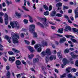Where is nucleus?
Wrapping results in <instances>:
<instances>
[{
	"instance_id": "26",
	"label": "nucleus",
	"mask_w": 78,
	"mask_h": 78,
	"mask_svg": "<svg viewBox=\"0 0 78 78\" xmlns=\"http://www.w3.org/2000/svg\"><path fill=\"white\" fill-rule=\"evenodd\" d=\"M6 76H7V78H9V77H10V76H11V73H10V72L8 71L7 73L6 74Z\"/></svg>"
},
{
	"instance_id": "20",
	"label": "nucleus",
	"mask_w": 78,
	"mask_h": 78,
	"mask_svg": "<svg viewBox=\"0 0 78 78\" xmlns=\"http://www.w3.org/2000/svg\"><path fill=\"white\" fill-rule=\"evenodd\" d=\"M28 16L29 17V20L31 23L33 22V17L31 16H30L28 15Z\"/></svg>"
},
{
	"instance_id": "9",
	"label": "nucleus",
	"mask_w": 78,
	"mask_h": 78,
	"mask_svg": "<svg viewBox=\"0 0 78 78\" xmlns=\"http://www.w3.org/2000/svg\"><path fill=\"white\" fill-rule=\"evenodd\" d=\"M27 48L30 50L31 53H33L34 51L35 50L33 49V47L31 46H27Z\"/></svg>"
},
{
	"instance_id": "52",
	"label": "nucleus",
	"mask_w": 78,
	"mask_h": 78,
	"mask_svg": "<svg viewBox=\"0 0 78 78\" xmlns=\"http://www.w3.org/2000/svg\"><path fill=\"white\" fill-rule=\"evenodd\" d=\"M52 8H53V7L51 5H50L49 7V11H51V10L52 9Z\"/></svg>"
},
{
	"instance_id": "27",
	"label": "nucleus",
	"mask_w": 78,
	"mask_h": 78,
	"mask_svg": "<svg viewBox=\"0 0 78 78\" xmlns=\"http://www.w3.org/2000/svg\"><path fill=\"white\" fill-rule=\"evenodd\" d=\"M66 37H67V38H69V37H72V38H74V36L70 35H65Z\"/></svg>"
},
{
	"instance_id": "38",
	"label": "nucleus",
	"mask_w": 78,
	"mask_h": 78,
	"mask_svg": "<svg viewBox=\"0 0 78 78\" xmlns=\"http://www.w3.org/2000/svg\"><path fill=\"white\" fill-rule=\"evenodd\" d=\"M66 76V73H64L63 75L60 76V78H65Z\"/></svg>"
},
{
	"instance_id": "1",
	"label": "nucleus",
	"mask_w": 78,
	"mask_h": 78,
	"mask_svg": "<svg viewBox=\"0 0 78 78\" xmlns=\"http://www.w3.org/2000/svg\"><path fill=\"white\" fill-rule=\"evenodd\" d=\"M11 37L13 39V42L14 44H17L19 43V40L17 39H19L20 37L19 35L17 33H15L14 34L12 32L11 34Z\"/></svg>"
},
{
	"instance_id": "28",
	"label": "nucleus",
	"mask_w": 78,
	"mask_h": 78,
	"mask_svg": "<svg viewBox=\"0 0 78 78\" xmlns=\"http://www.w3.org/2000/svg\"><path fill=\"white\" fill-rule=\"evenodd\" d=\"M62 6V4L61 2H58L57 3L56 5V7H60Z\"/></svg>"
},
{
	"instance_id": "8",
	"label": "nucleus",
	"mask_w": 78,
	"mask_h": 78,
	"mask_svg": "<svg viewBox=\"0 0 78 78\" xmlns=\"http://www.w3.org/2000/svg\"><path fill=\"white\" fill-rule=\"evenodd\" d=\"M62 62L65 66L67 64H69V62L67 61V59L66 58H64L63 59Z\"/></svg>"
},
{
	"instance_id": "64",
	"label": "nucleus",
	"mask_w": 78,
	"mask_h": 78,
	"mask_svg": "<svg viewBox=\"0 0 78 78\" xmlns=\"http://www.w3.org/2000/svg\"><path fill=\"white\" fill-rule=\"evenodd\" d=\"M4 15V13L2 12H0V15H1V16H2Z\"/></svg>"
},
{
	"instance_id": "2",
	"label": "nucleus",
	"mask_w": 78,
	"mask_h": 78,
	"mask_svg": "<svg viewBox=\"0 0 78 78\" xmlns=\"http://www.w3.org/2000/svg\"><path fill=\"white\" fill-rule=\"evenodd\" d=\"M10 24L12 28H16L17 29H19L20 28V24L17 21H13L11 22Z\"/></svg>"
},
{
	"instance_id": "13",
	"label": "nucleus",
	"mask_w": 78,
	"mask_h": 78,
	"mask_svg": "<svg viewBox=\"0 0 78 78\" xmlns=\"http://www.w3.org/2000/svg\"><path fill=\"white\" fill-rule=\"evenodd\" d=\"M24 35H26V36H28V33L26 32L24 33H22L21 34L20 36L21 37L23 38L24 37Z\"/></svg>"
},
{
	"instance_id": "48",
	"label": "nucleus",
	"mask_w": 78,
	"mask_h": 78,
	"mask_svg": "<svg viewBox=\"0 0 78 78\" xmlns=\"http://www.w3.org/2000/svg\"><path fill=\"white\" fill-rule=\"evenodd\" d=\"M21 62L23 64H24V65H27V63H26L23 60H22L21 61Z\"/></svg>"
},
{
	"instance_id": "55",
	"label": "nucleus",
	"mask_w": 78,
	"mask_h": 78,
	"mask_svg": "<svg viewBox=\"0 0 78 78\" xmlns=\"http://www.w3.org/2000/svg\"><path fill=\"white\" fill-rule=\"evenodd\" d=\"M18 10H19V11H20V12H23V11L21 9H20V8H18Z\"/></svg>"
},
{
	"instance_id": "25",
	"label": "nucleus",
	"mask_w": 78,
	"mask_h": 78,
	"mask_svg": "<svg viewBox=\"0 0 78 78\" xmlns=\"http://www.w3.org/2000/svg\"><path fill=\"white\" fill-rule=\"evenodd\" d=\"M15 14L17 17H18L19 18H20V16H21V15L20 13L18 12H15Z\"/></svg>"
},
{
	"instance_id": "40",
	"label": "nucleus",
	"mask_w": 78,
	"mask_h": 78,
	"mask_svg": "<svg viewBox=\"0 0 78 78\" xmlns=\"http://www.w3.org/2000/svg\"><path fill=\"white\" fill-rule=\"evenodd\" d=\"M23 21L25 24H27L28 22V21L26 19L24 20Z\"/></svg>"
},
{
	"instance_id": "12",
	"label": "nucleus",
	"mask_w": 78,
	"mask_h": 78,
	"mask_svg": "<svg viewBox=\"0 0 78 78\" xmlns=\"http://www.w3.org/2000/svg\"><path fill=\"white\" fill-rule=\"evenodd\" d=\"M57 55L60 60H62V54L61 52H58L57 53Z\"/></svg>"
},
{
	"instance_id": "58",
	"label": "nucleus",
	"mask_w": 78,
	"mask_h": 78,
	"mask_svg": "<svg viewBox=\"0 0 78 78\" xmlns=\"http://www.w3.org/2000/svg\"><path fill=\"white\" fill-rule=\"evenodd\" d=\"M28 56L29 59H32V57H31V55H30L28 54Z\"/></svg>"
},
{
	"instance_id": "11",
	"label": "nucleus",
	"mask_w": 78,
	"mask_h": 78,
	"mask_svg": "<svg viewBox=\"0 0 78 78\" xmlns=\"http://www.w3.org/2000/svg\"><path fill=\"white\" fill-rule=\"evenodd\" d=\"M66 41V38L63 37L60 39L59 41V42L60 43V44H62L63 43H64V42Z\"/></svg>"
},
{
	"instance_id": "60",
	"label": "nucleus",
	"mask_w": 78,
	"mask_h": 78,
	"mask_svg": "<svg viewBox=\"0 0 78 78\" xmlns=\"http://www.w3.org/2000/svg\"><path fill=\"white\" fill-rule=\"evenodd\" d=\"M2 5L3 6V7H5L6 6V4L5 2H3L2 3Z\"/></svg>"
},
{
	"instance_id": "47",
	"label": "nucleus",
	"mask_w": 78,
	"mask_h": 78,
	"mask_svg": "<svg viewBox=\"0 0 78 78\" xmlns=\"http://www.w3.org/2000/svg\"><path fill=\"white\" fill-rule=\"evenodd\" d=\"M64 18H65V19H66L67 20H68L69 19V16L66 15H64Z\"/></svg>"
},
{
	"instance_id": "57",
	"label": "nucleus",
	"mask_w": 78,
	"mask_h": 78,
	"mask_svg": "<svg viewBox=\"0 0 78 78\" xmlns=\"http://www.w3.org/2000/svg\"><path fill=\"white\" fill-rule=\"evenodd\" d=\"M35 42H35V41H34V40H33L32 42V45H34V44H35Z\"/></svg>"
},
{
	"instance_id": "50",
	"label": "nucleus",
	"mask_w": 78,
	"mask_h": 78,
	"mask_svg": "<svg viewBox=\"0 0 78 78\" xmlns=\"http://www.w3.org/2000/svg\"><path fill=\"white\" fill-rule=\"evenodd\" d=\"M75 65L76 67H78V60H77L76 61Z\"/></svg>"
},
{
	"instance_id": "36",
	"label": "nucleus",
	"mask_w": 78,
	"mask_h": 78,
	"mask_svg": "<svg viewBox=\"0 0 78 78\" xmlns=\"http://www.w3.org/2000/svg\"><path fill=\"white\" fill-rule=\"evenodd\" d=\"M55 36L57 37H63V36H62V35H59L57 34H55Z\"/></svg>"
},
{
	"instance_id": "15",
	"label": "nucleus",
	"mask_w": 78,
	"mask_h": 78,
	"mask_svg": "<svg viewBox=\"0 0 78 78\" xmlns=\"http://www.w3.org/2000/svg\"><path fill=\"white\" fill-rule=\"evenodd\" d=\"M56 13V11L55 10L52 11L51 13V17H54L55 16V14Z\"/></svg>"
},
{
	"instance_id": "7",
	"label": "nucleus",
	"mask_w": 78,
	"mask_h": 78,
	"mask_svg": "<svg viewBox=\"0 0 78 78\" xmlns=\"http://www.w3.org/2000/svg\"><path fill=\"white\" fill-rule=\"evenodd\" d=\"M8 16L7 14L5 13V25H8Z\"/></svg>"
},
{
	"instance_id": "39",
	"label": "nucleus",
	"mask_w": 78,
	"mask_h": 78,
	"mask_svg": "<svg viewBox=\"0 0 78 78\" xmlns=\"http://www.w3.org/2000/svg\"><path fill=\"white\" fill-rule=\"evenodd\" d=\"M33 33L34 34V37H37V33L36 32H33L32 33Z\"/></svg>"
},
{
	"instance_id": "45",
	"label": "nucleus",
	"mask_w": 78,
	"mask_h": 78,
	"mask_svg": "<svg viewBox=\"0 0 78 78\" xmlns=\"http://www.w3.org/2000/svg\"><path fill=\"white\" fill-rule=\"evenodd\" d=\"M70 39L71 41L74 43L77 42V41L73 38H71Z\"/></svg>"
},
{
	"instance_id": "10",
	"label": "nucleus",
	"mask_w": 78,
	"mask_h": 78,
	"mask_svg": "<svg viewBox=\"0 0 78 78\" xmlns=\"http://www.w3.org/2000/svg\"><path fill=\"white\" fill-rule=\"evenodd\" d=\"M75 18L76 19V18H77V17H78V7H77L76 9L75 10Z\"/></svg>"
},
{
	"instance_id": "29",
	"label": "nucleus",
	"mask_w": 78,
	"mask_h": 78,
	"mask_svg": "<svg viewBox=\"0 0 78 78\" xmlns=\"http://www.w3.org/2000/svg\"><path fill=\"white\" fill-rule=\"evenodd\" d=\"M73 32H74V33H76V32H77V33H78V29L73 28Z\"/></svg>"
},
{
	"instance_id": "43",
	"label": "nucleus",
	"mask_w": 78,
	"mask_h": 78,
	"mask_svg": "<svg viewBox=\"0 0 78 78\" xmlns=\"http://www.w3.org/2000/svg\"><path fill=\"white\" fill-rule=\"evenodd\" d=\"M8 53L10 55H14V53L12 51H9Z\"/></svg>"
},
{
	"instance_id": "51",
	"label": "nucleus",
	"mask_w": 78,
	"mask_h": 78,
	"mask_svg": "<svg viewBox=\"0 0 78 78\" xmlns=\"http://www.w3.org/2000/svg\"><path fill=\"white\" fill-rule=\"evenodd\" d=\"M67 72L68 73L70 72V68H68L66 69Z\"/></svg>"
},
{
	"instance_id": "14",
	"label": "nucleus",
	"mask_w": 78,
	"mask_h": 78,
	"mask_svg": "<svg viewBox=\"0 0 78 78\" xmlns=\"http://www.w3.org/2000/svg\"><path fill=\"white\" fill-rule=\"evenodd\" d=\"M5 39H6L8 40V41L9 43H11V38L9 37H8V36H5Z\"/></svg>"
},
{
	"instance_id": "56",
	"label": "nucleus",
	"mask_w": 78,
	"mask_h": 78,
	"mask_svg": "<svg viewBox=\"0 0 78 78\" xmlns=\"http://www.w3.org/2000/svg\"><path fill=\"white\" fill-rule=\"evenodd\" d=\"M71 70H73V72H76V69H71Z\"/></svg>"
},
{
	"instance_id": "4",
	"label": "nucleus",
	"mask_w": 78,
	"mask_h": 78,
	"mask_svg": "<svg viewBox=\"0 0 78 78\" xmlns=\"http://www.w3.org/2000/svg\"><path fill=\"white\" fill-rule=\"evenodd\" d=\"M47 46V42H45L44 41H42L41 42V44H36L34 46V48L35 49H37L38 47H44V46Z\"/></svg>"
},
{
	"instance_id": "42",
	"label": "nucleus",
	"mask_w": 78,
	"mask_h": 78,
	"mask_svg": "<svg viewBox=\"0 0 78 78\" xmlns=\"http://www.w3.org/2000/svg\"><path fill=\"white\" fill-rule=\"evenodd\" d=\"M24 41L26 44H27V45H29L30 44V41L27 40H25Z\"/></svg>"
},
{
	"instance_id": "34",
	"label": "nucleus",
	"mask_w": 78,
	"mask_h": 78,
	"mask_svg": "<svg viewBox=\"0 0 78 78\" xmlns=\"http://www.w3.org/2000/svg\"><path fill=\"white\" fill-rule=\"evenodd\" d=\"M12 50L13 51H15V52H16V53H19L20 52L19 51L16 49L15 48H12Z\"/></svg>"
},
{
	"instance_id": "18",
	"label": "nucleus",
	"mask_w": 78,
	"mask_h": 78,
	"mask_svg": "<svg viewBox=\"0 0 78 78\" xmlns=\"http://www.w3.org/2000/svg\"><path fill=\"white\" fill-rule=\"evenodd\" d=\"M68 78H76L75 76H73L71 74H69L67 75Z\"/></svg>"
},
{
	"instance_id": "41",
	"label": "nucleus",
	"mask_w": 78,
	"mask_h": 78,
	"mask_svg": "<svg viewBox=\"0 0 78 78\" xmlns=\"http://www.w3.org/2000/svg\"><path fill=\"white\" fill-rule=\"evenodd\" d=\"M43 7L46 10H48V7L47 6V5H43Z\"/></svg>"
},
{
	"instance_id": "24",
	"label": "nucleus",
	"mask_w": 78,
	"mask_h": 78,
	"mask_svg": "<svg viewBox=\"0 0 78 78\" xmlns=\"http://www.w3.org/2000/svg\"><path fill=\"white\" fill-rule=\"evenodd\" d=\"M9 61H12L11 62V63H12V62H14L15 61V59L12 58V57H10L9 58Z\"/></svg>"
},
{
	"instance_id": "23",
	"label": "nucleus",
	"mask_w": 78,
	"mask_h": 78,
	"mask_svg": "<svg viewBox=\"0 0 78 78\" xmlns=\"http://www.w3.org/2000/svg\"><path fill=\"white\" fill-rule=\"evenodd\" d=\"M63 30H64L63 28L59 29L57 31V32L58 33H63Z\"/></svg>"
},
{
	"instance_id": "16",
	"label": "nucleus",
	"mask_w": 78,
	"mask_h": 78,
	"mask_svg": "<svg viewBox=\"0 0 78 78\" xmlns=\"http://www.w3.org/2000/svg\"><path fill=\"white\" fill-rule=\"evenodd\" d=\"M39 58H35L33 60V62L34 64L37 63V62H39Z\"/></svg>"
},
{
	"instance_id": "33",
	"label": "nucleus",
	"mask_w": 78,
	"mask_h": 78,
	"mask_svg": "<svg viewBox=\"0 0 78 78\" xmlns=\"http://www.w3.org/2000/svg\"><path fill=\"white\" fill-rule=\"evenodd\" d=\"M45 58L46 62H48V61H50V58H49L48 56H46L45 57Z\"/></svg>"
},
{
	"instance_id": "22",
	"label": "nucleus",
	"mask_w": 78,
	"mask_h": 78,
	"mask_svg": "<svg viewBox=\"0 0 78 78\" xmlns=\"http://www.w3.org/2000/svg\"><path fill=\"white\" fill-rule=\"evenodd\" d=\"M25 75V74H24V73H23L21 74H18L17 75H16V76L18 78H20V77H21V76H22V75Z\"/></svg>"
},
{
	"instance_id": "49",
	"label": "nucleus",
	"mask_w": 78,
	"mask_h": 78,
	"mask_svg": "<svg viewBox=\"0 0 78 78\" xmlns=\"http://www.w3.org/2000/svg\"><path fill=\"white\" fill-rule=\"evenodd\" d=\"M42 51V49H41V48L40 47L38 48L37 51L38 52H39V53H40L41 51Z\"/></svg>"
},
{
	"instance_id": "31",
	"label": "nucleus",
	"mask_w": 78,
	"mask_h": 78,
	"mask_svg": "<svg viewBox=\"0 0 78 78\" xmlns=\"http://www.w3.org/2000/svg\"><path fill=\"white\" fill-rule=\"evenodd\" d=\"M22 8H23V9H24L25 10V11H28V12H29V11H30V10H29V9H27V8H26V7L25 6H22Z\"/></svg>"
},
{
	"instance_id": "32",
	"label": "nucleus",
	"mask_w": 78,
	"mask_h": 78,
	"mask_svg": "<svg viewBox=\"0 0 78 78\" xmlns=\"http://www.w3.org/2000/svg\"><path fill=\"white\" fill-rule=\"evenodd\" d=\"M54 56L53 55H51L49 57V60L51 61H53L54 59Z\"/></svg>"
},
{
	"instance_id": "17",
	"label": "nucleus",
	"mask_w": 78,
	"mask_h": 78,
	"mask_svg": "<svg viewBox=\"0 0 78 78\" xmlns=\"http://www.w3.org/2000/svg\"><path fill=\"white\" fill-rule=\"evenodd\" d=\"M70 55H71V56H72L73 58H75L76 57H78V55H75L74 54H73V52H71L70 53Z\"/></svg>"
},
{
	"instance_id": "63",
	"label": "nucleus",
	"mask_w": 78,
	"mask_h": 78,
	"mask_svg": "<svg viewBox=\"0 0 78 78\" xmlns=\"http://www.w3.org/2000/svg\"><path fill=\"white\" fill-rule=\"evenodd\" d=\"M6 70H9V66H7L6 67Z\"/></svg>"
},
{
	"instance_id": "46",
	"label": "nucleus",
	"mask_w": 78,
	"mask_h": 78,
	"mask_svg": "<svg viewBox=\"0 0 78 78\" xmlns=\"http://www.w3.org/2000/svg\"><path fill=\"white\" fill-rule=\"evenodd\" d=\"M64 52L66 53H68L69 52V49H66L65 50Z\"/></svg>"
},
{
	"instance_id": "54",
	"label": "nucleus",
	"mask_w": 78,
	"mask_h": 78,
	"mask_svg": "<svg viewBox=\"0 0 78 78\" xmlns=\"http://www.w3.org/2000/svg\"><path fill=\"white\" fill-rule=\"evenodd\" d=\"M68 8H69V7L64 6L63 7V10H64V9H68Z\"/></svg>"
},
{
	"instance_id": "59",
	"label": "nucleus",
	"mask_w": 78,
	"mask_h": 78,
	"mask_svg": "<svg viewBox=\"0 0 78 78\" xmlns=\"http://www.w3.org/2000/svg\"><path fill=\"white\" fill-rule=\"evenodd\" d=\"M55 71L56 73H59V71L57 69H55Z\"/></svg>"
},
{
	"instance_id": "62",
	"label": "nucleus",
	"mask_w": 78,
	"mask_h": 78,
	"mask_svg": "<svg viewBox=\"0 0 78 78\" xmlns=\"http://www.w3.org/2000/svg\"><path fill=\"white\" fill-rule=\"evenodd\" d=\"M72 12V9H69L68 10V13H71Z\"/></svg>"
},
{
	"instance_id": "5",
	"label": "nucleus",
	"mask_w": 78,
	"mask_h": 78,
	"mask_svg": "<svg viewBox=\"0 0 78 78\" xmlns=\"http://www.w3.org/2000/svg\"><path fill=\"white\" fill-rule=\"evenodd\" d=\"M34 28H35V25L34 24L30 25L29 26V30L30 31L31 33L34 32Z\"/></svg>"
},
{
	"instance_id": "21",
	"label": "nucleus",
	"mask_w": 78,
	"mask_h": 78,
	"mask_svg": "<svg viewBox=\"0 0 78 78\" xmlns=\"http://www.w3.org/2000/svg\"><path fill=\"white\" fill-rule=\"evenodd\" d=\"M16 64L17 66H20L21 64V62L20 61L17 60L16 61Z\"/></svg>"
},
{
	"instance_id": "3",
	"label": "nucleus",
	"mask_w": 78,
	"mask_h": 78,
	"mask_svg": "<svg viewBox=\"0 0 78 78\" xmlns=\"http://www.w3.org/2000/svg\"><path fill=\"white\" fill-rule=\"evenodd\" d=\"M51 55V52L50 49L49 48H47L45 52L43 51L41 54V55L42 57H44L46 55Z\"/></svg>"
},
{
	"instance_id": "61",
	"label": "nucleus",
	"mask_w": 78,
	"mask_h": 78,
	"mask_svg": "<svg viewBox=\"0 0 78 78\" xmlns=\"http://www.w3.org/2000/svg\"><path fill=\"white\" fill-rule=\"evenodd\" d=\"M47 67L48 68V70H51V69H49L48 68H50V65H48L47 66Z\"/></svg>"
},
{
	"instance_id": "19",
	"label": "nucleus",
	"mask_w": 78,
	"mask_h": 78,
	"mask_svg": "<svg viewBox=\"0 0 78 78\" xmlns=\"http://www.w3.org/2000/svg\"><path fill=\"white\" fill-rule=\"evenodd\" d=\"M36 24H37V25H39L40 27H41L43 28H44V26L43 25V24H42V23H41L39 22H37L36 23Z\"/></svg>"
},
{
	"instance_id": "30",
	"label": "nucleus",
	"mask_w": 78,
	"mask_h": 78,
	"mask_svg": "<svg viewBox=\"0 0 78 78\" xmlns=\"http://www.w3.org/2000/svg\"><path fill=\"white\" fill-rule=\"evenodd\" d=\"M65 29L66 30H69V31H71V28L70 27V26H66L65 27Z\"/></svg>"
},
{
	"instance_id": "53",
	"label": "nucleus",
	"mask_w": 78,
	"mask_h": 78,
	"mask_svg": "<svg viewBox=\"0 0 78 78\" xmlns=\"http://www.w3.org/2000/svg\"><path fill=\"white\" fill-rule=\"evenodd\" d=\"M0 23H3V18H2V17L1 16V18H0Z\"/></svg>"
},
{
	"instance_id": "6",
	"label": "nucleus",
	"mask_w": 78,
	"mask_h": 78,
	"mask_svg": "<svg viewBox=\"0 0 78 78\" xmlns=\"http://www.w3.org/2000/svg\"><path fill=\"white\" fill-rule=\"evenodd\" d=\"M42 22L45 27H48V23L47 22V19L46 18L42 19Z\"/></svg>"
},
{
	"instance_id": "44",
	"label": "nucleus",
	"mask_w": 78,
	"mask_h": 78,
	"mask_svg": "<svg viewBox=\"0 0 78 78\" xmlns=\"http://www.w3.org/2000/svg\"><path fill=\"white\" fill-rule=\"evenodd\" d=\"M49 14L48 11H47L44 13V15L45 16H48Z\"/></svg>"
},
{
	"instance_id": "37",
	"label": "nucleus",
	"mask_w": 78,
	"mask_h": 78,
	"mask_svg": "<svg viewBox=\"0 0 78 78\" xmlns=\"http://www.w3.org/2000/svg\"><path fill=\"white\" fill-rule=\"evenodd\" d=\"M56 16L57 17H62V14L60 13H57L56 14Z\"/></svg>"
},
{
	"instance_id": "35",
	"label": "nucleus",
	"mask_w": 78,
	"mask_h": 78,
	"mask_svg": "<svg viewBox=\"0 0 78 78\" xmlns=\"http://www.w3.org/2000/svg\"><path fill=\"white\" fill-rule=\"evenodd\" d=\"M5 2L7 4V5H8V6H9V5H10V4H12V2H9V1H8L7 0H6Z\"/></svg>"
}]
</instances>
